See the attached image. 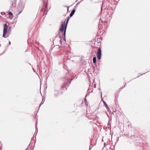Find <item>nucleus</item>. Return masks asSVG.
Returning a JSON list of instances; mask_svg holds the SVG:
<instances>
[{
  "instance_id": "1",
  "label": "nucleus",
  "mask_w": 150,
  "mask_h": 150,
  "mask_svg": "<svg viewBox=\"0 0 150 150\" xmlns=\"http://www.w3.org/2000/svg\"><path fill=\"white\" fill-rule=\"evenodd\" d=\"M65 20L64 21V22H63L61 24V26L60 28V30L61 31V32H60L59 33H61L62 34L64 33V30L65 29Z\"/></svg>"
},
{
  "instance_id": "2",
  "label": "nucleus",
  "mask_w": 150,
  "mask_h": 150,
  "mask_svg": "<svg viewBox=\"0 0 150 150\" xmlns=\"http://www.w3.org/2000/svg\"><path fill=\"white\" fill-rule=\"evenodd\" d=\"M7 25L6 24H4V28L3 29V33L2 36L5 38V36L7 32Z\"/></svg>"
},
{
  "instance_id": "3",
  "label": "nucleus",
  "mask_w": 150,
  "mask_h": 150,
  "mask_svg": "<svg viewBox=\"0 0 150 150\" xmlns=\"http://www.w3.org/2000/svg\"><path fill=\"white\" fill-rule=\"evenodd\" d=\"M101 48L99 47L98 49L97 52V57L100 60L101 58Z\"/></svg>"
},
{
  "instance_id": "4",
  "label": "nucleus",
  "mask_w": 150,
  "mask_h": 150,
  "mask_svg": "<svg viewBox=\"0 0 150 150\" xmlns=\"http://www.w3.org/2000/svg\"><path fill=\"white\" fill-rule=\"evenodd\" d=\"M101 100L104 103V104L105 106V107L107 109H108V111L109 110V108L108 107V105L107 104H106V103H105V102L103 100V98H102V93H101Z\"/></svg>"
},
{
  "instance_id": "5",
  "label": "nucleus",
  "mask_w": 150,
  "mask_h": 150,
  "mask_svg": "<svg viewBox=\"0 0 150 150\" xmlns=\"http://www.w3.org/2000/svg\"><path fill=\"white\" fill-rule=\"evenodd\" d=\"M75 12V9H73L72 11H71V13H70V14L69 16H70V17H71L74 14Z\"/></svg>"
},
{
  "instance_id": "6",
  "label": "nucleus",
  "mask_w": 150,
  "mask_h": 150,
  "mask_svg": "<svg viewBox=\"0 0 150 150\" xmlns=\"http://www.w3.org/2000/svg\"><path fill=\"white\" fill-rule=\"evenodd\" d=\"M69 19H70L69 17H68L67 20L66 22V23L65 24V29L66 30L67 25V24H68V23L69 22Z\"/></svg>"
},
{
  "instance_id": "7",
  "label": "nucleus",
  "mask_w": 150,
  "mask_h": 150,
  "mask_svg": "<svg viewBox=\"0 0 150 150\" xmlns=\"http://www.w3.org/2000/svg\"><path fill=\"white\" fill-rule=\"evenodd\" d=\"M55 93H54V96L56 97H57L58 95L59 94V92L58 91L56 90H55Z\"/></svg>"
},
{
  "instance_id": "8",
  "label": "nucleus",
  "mask_w": 150,
  "mask_h": 150,
  "mask_svg": "<svg viewBox=\"0 0 150 150\" xmlns=\"http://www.w3.org/2000/svg\"><path fill=\"white\" fill-rule=\"evenodd\" d=\"M66 29H65L64 31V32L63 34H64V40L66 41V37H65V35H66Z\"/></svg>"
},
{
  "instance_id": "9",
  "label": "nucleus",
  "mask_w": 150,
  "mask_h": 150,
  "mask_svg": "<svg viewBox=\"0 0 150 150\" xmlns=\"http://www.w3.org/2000/svg\"><path fill=\"white\" fill-rule=\"evenodd\" d=\"M93 62L94 63H95L96 62V57H94L93 58Z\"/></svg>"
},
{
  "instance_id": "10",
  "label": "nucleus",
  "mask_w": 150,
  "mask_h": 150,
  "mask_svg": "<svg viewBox=\"0 0 150 150\" xmlns=\"http://www.w3.org/2000/svg\"><path fill=\"white\" fill-rule=\"evenodd\" d=\"M24 6L23 5V6H22V10H21L20 12L18 14H20L22 12V11H23V10L24 9Z\"/></svg>"
},
{
  "instance_id": "11",
  "label": "nucleus",
  "mask_w": 150,
  "mask_h": 150,
  "mask_svg": "<svg viewBox=\"0 0 150 150\" xmlns=\"http://www.w3.org/2000/svg\"><path fill=\"white\" fill-rule=\"evenodd\" d=\"M47 5H48L47 3H46V5L45 6V10L46 11H47Z\"/></svg>"
},
{
  "instance_id": "12",
  "label": "nucleus",
  "mask_w": 150,
  "mask_h": 150,
  "mask_svg": "<svg viewBox=\"0 0 150 150\" xmlns=\"http://www.w3.org/2000/svg\"><path fill=\"white\" fill-rule=\"evenodd\" d=\"M8 15H12V14L11 12H9L8 13Z\"/></svg>"
},
{
  "instance_id": "13",
  "label": "nucleus",
  "mask_w": 150,
  "mask_h": 150,
  "mask_svg": "<svg viewBox=\"0 0 150 150\" xmlns=\"http://www.w3.org/2000/svg\"><path fill=\"white\" fill-rule=\"evenodd\" d=\"M44 103V102H41V103L40 104L39 108L41 106V105L43 104Z\"/></svg>"
},
{
  "instance_id": "14",
  "label": "nucleus",
  "mask_w": 150,
  "mask_h": 150,
  "mask_svg": "<svg viewBox=\"0 0 150 150\" xmlns=\"http://www.w3.org/2000/svg\"><path fill=\"white\" fill-rule=\"evenodd\" d=\"M87 92H88V93H90V91L89 89H88V90L87 91Z\"/></svg>"
},
{
  "instance_id": "15",
  "label": "nucleus",
  "mask_w": 150,
  "mask_h": 150,
  "mask_svg": "<svg viewBox=\"0 0 150 150\" xmlns=\"http://www.w3.org/2000/svg\"><path fill=\"white\" fill-rule=\"evenodd\" d=\"M112 147L113 148H112V147H111V148L110 149H113L114 148V146H112Z\"/></svg>"
},
{
  "instance_id": "16",
  "label": "nucleus",
  "mask_w": 150,
  "mask_h": 150,
  "mask_svg": "<svg viewBox=\"0 0 150 150\" xmlns=\"http://www.w3.org/2000/svg\"><path fill=\"white\" fill-rule=\"evenodd\" d=\"M88 95V94H87V95H86V96L85 98H86V97L87 96V95Z\"/></svg>"
},
{
  "instance_id": "17",
  "label": "nucleus",
  "mask_w": 150,
  "mask_h": 150,
  "mask_svg": "<svg viewBox=\"0 0 150 150\" xmlns=\"http://www.w3.org/2000/svg\"><path fill=\"white\" fill-rule=\"evenodd\" d=\"M64 88V86H62V88Z\"/></svg>"
},
{
  "instance_id": "18",
  "label": "nucleus",
  "mask_w": 150,
  "mask_h": 150,
  "mask_svg": "<svg viewBox=\"0 0 150 150\" xmlns=\"http://www.w3.org/2000/svg\"><path fill=\"white\" fill-rule=\"evenodd\" d=\"M9 43L10 45L11 44V42L10 41L9 42Z\"/></svg>"
},
{
  "instance_id": "19",
  "label": "nucleus",
  "mask_w": 150,
  "mask_h": 150,
  "mask_svg": "<svg viewBox=\"0 0 150 150\" xmlns=\"http://www.w3.org/2000/svg\"><path fill=\"white\" fill-rule=\"evenodd\" d=\"M86 101V98H85V101Z\"/></svg>"
},
{
  "instance_id": "20",
  "label": "nucleus",
  "mask_w": 150,
  "mask_h": 150,
  "mask_svg": "<svg viewBox=\"0 0 150 150\" xmlns=\"http://www.w3.org/2000/svg\"><path fill=\"white\" fill-rule=\"evenodd\" d=\"M36 125L37 124H36V128H35L36 129Z\"/></svg>"
},
{
  "instance_id": "21",
  "label": "nucleus",
  "mask_w": 150,
  "mask_h": 150,
  "mask_svg": "<svg viewBox=\"0 0 150 150\" xmlns=\"http://www.w3.org/2000/svg\"><path fill=\"white\" fill-rule=\"evenodd\" d=\"M61 35H60V36H59V37L60 38H61Z\"/></svg>"
},
{
  "instance_id": "22",
  "label": "nucleus",
  "mask_w": 150,
  "mask_h": 150,
  "mask_svg": "<svg viewBox=\"0 0 150 150\" xmlns=\"http://www.w3.org/2000/svg\"><path fill=\"white\" fill-rule=\"evenodd\" d=\"M146 73H143V74H142H142H145Z\"/></svg>"
},
{
  "instance_id": "23",
  "label": "nucleus",
  "mask_w": 150,
  "mask_h": 150,
  "mask_svg": "<svg viewBox=\"0 0 150 150\" xmlns=\"http://www.w3.org/2000/svg\"><path fill=\"white\" fill-rule=\"evenodd\" d=\"M1 45V44H0V46Z\"/></svg>"
}]
</instances>
